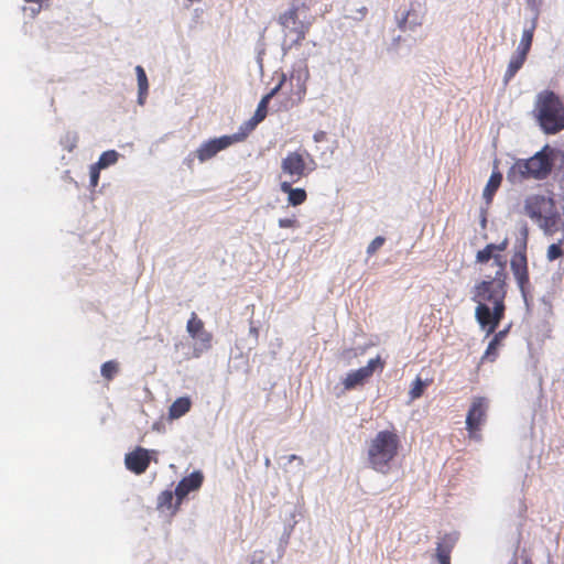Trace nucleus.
Here are the masks:
<instances>
[{"instance_id":"1","label":"nucleus","mask_w":564,"mask_h":564,"mask_svg":"<svg viewBox=\"0 0 564 564\" xmlns=\"http://www.w3.org/2000/svg\"><path fill=\"white\" fill-rule=\"evenodd\" d=\"M506 279V271L500 267L492 278L477 283L471 292V300L477 303L475 318L487 337L495 333L505 316Z\"/></svg>"},{"instance_id":"2","label":"nucleus","mask_w":564,"mask_h":564,"mask_svg":"<svg viewBox=\"0 0 564 564\" xmlns=\"http://www.w3.org/2000/svg\"><path fill=\"white\" fill-rule=\"evenodd\" d=\"M524 214L531 218L547 237L560 234L556 243L547 248L546 258L554 261L563 256L561 246L564 243V218L550 196L533 194L524 199Z\"/></svg>"},{"instance_id":"3","label":"nucleus","mask_w":564,"mask_h":564,"mask_svg":"<svg viewBox=\"0 0 564 564\" xmlns=\"http://www.w3.org/2000/svg\"><path fill=\"white\" fill-rule=\"evenodd\" d=\"M313 21L306 0H293L290 8L279 15L278 22L284 33L282 50L284 54L293 45H297L304 40L307 30Z\"/></svg>"},{"instance_id":"4","label":"nucleus","mask_w":564,"mask_h":564,"mask_svg":"<svg viewBox=\"0 0 564 564\" xmlns=\"http://www.w3.org/2000/svg\"><path fill=\"white\" fill-rule=\"evenodd\" d=\"M535 117L541 129L555 134L564 129V106L553 91H542L535 102Z\"/></svg>"},{"instance_id":"5","label":"nucleus","mask_w":564,"mask_h":564,"mask_svg":"<svg viewBox=\"0 0 564 564\" xmlns=\"http://www.w3.org/2000/svg\"><path fill=\"white\" fill-rule=\"evenodd\" d=\"M547 149L549 147L546 145L530 159L518 160L508 171V181L516 184L527 178H545L552 170V161L546 152Z\"/></svg>"},{"instance_id":"6","label":"nucleus","mask_w":564,"mask_h":564,"mask_svg":"<svg viewBox=\"0 0 564 564\" xmlns=\"http://www.w3.org/2000/svg\"><path fill=\"white\" fill-rule=\"evenodd\" d=\"M398 436L389 431L379 432L368 447L370 466L382 474L389 470V463L397 454Z\"/></svg>"},{"instance_id":"7","label":"nucleus","mask_w":564,"mask_h":564,"mask_svg":"<svg viewBox=\"0 0 564 564\" xmlns=\"http://www.w3.org/2000/svg\"><path fill=\"white\" fill-rule=\"evenodd\" d=\"M527 240H528V229L524 227L522 229V235L517 239L514 245V254L511 258L510 267L511 271L514 275L518 288L522 294L524 301H527V288L529 285V273H528V262H527Z\"/></svg>"},{"instance_id":"8","label":"nucleus","mask_w":564,"mask_h":564,"mask_svg":"<svg viewBox=\"0 0 564 564\" xmlns=\"http://www.w3.org/2000/svg\"><path fill=\"white\" fill-rule=\"evenodd\" d=\"M243 133H234L230 135H221L219 138L209 139L203 142L195 151L196 158L204 163L217 155L220 151L227 149L236 142L242 141Z\"/></svg>"},{"instance_id":"9","label":"nucleus","mask_w":564,"mask_h":564,"mask_svg":"<svg viewBox=\"0 0 564 564\" xmlns=\"http://www.w3.org/2000/svg\"><path fill=\"white\" fill-rule=\"evenodd\" d=\"M281 170L283 174L291 178V182H297L306 176L314 167H308L305 163L304 155L299 151L289 152L281 161Z\"/></svg>"},{"instance_id":"10","label":"nucleus","mask_w":564,"mask_h":564,"mask_svg":"<svg viewBox=\"0 0 564 564\" xmlns=\"http://www.w3.org/2000/svg\"><path fill=\"white\" fill-rule=\"evenodd\" d=\"M487 406L488 405L485 398H474L470 409L466 416V426L469 432H475L479 427L486 415Z\"/></svg>"},{"instance_id":"11","label":"nucleus","mask_w":564,"mask_h":564,"mask_svg":"<svg viewBox=\"0 0 564 564\" xmlns=\"http://www.w3.org/2000/svg\"><path fill=\"white\" fill-rule=\"evenodd\" d=\"M149 451L143 447H137L133 452L124 457L126 467L134 474H142L150 464Z\"/></svg>"},{"instance_id":"12","label":"nucleus","mask_w":564,"mask_h":564,"mask_svg":"<svg viewBox=\"0 0 564 564\" xmlns=\"http://www.w3.org/2000/svg\"><path fill=\"white\" fill-rule=\"evenodd\" d=\"M204 476L199 470L193 471L189 476L184 477L176 486L174 494L177 500V506L181 505L182 500L194 490L200 488Z\"/></svg>"},{"instance_id":"13","label":"nucleus","mask_w":564,"mask_h":564,"mask_svg":"<svg viewBox=\"0 0 564 564\" xmlns=\"http://www.w3.org/2000/svg\"><path fill=\"white\" fill-rule=\"evenodd\" d=\"M280 188L288 194V202L292 206L301 205L306 199V192L303 188H293L292 182H282Z\"/></svg>"},{"instance_id":"14","label":"nucleus","mask_w":564,"mask_h":564,"mask_svg":"<svg viewBox=\"0 0 564 564\" xmlns=\"http://www.w3.org/2000/svg\"><path fill=\"white\" fill-rule=\"evenodd\" d=\"M509 328H510V326H508L507 328H505L502 330H499L498 333H496L494 335L492 339L489 341L487 349L482 356V360L487 359V360L494 361L496 359L497 350H498L499 346L501 345V341L506 338V336L509 332Z\"/></svg>"},{"instance_id":"15","label":"nucleus","mask_w":564,"mask_h":564,"mask_svg":"<svg viewBox=\"0 0 564 564\" xmlns=\"http://www.w3.org/2000/svg\"><path fill=\"white\" fill-rule=\"evenodd\" d=\"M193 338L196 340L193 349L194 357L198 358L202 354L210 349L212 334L207 330L203 329L202 332H198V334Z\"/></svg>"},{"instance_id":"16","label":"nucleus","mask_w":564,"mask_h":564,"mask_svg":"<svg viewBox=\"0 0 564 564\" xmlns=\"http://www.w3.org/2000/svg\"><path fill=\"white\" fill-rule=\"evenodd\" d=\"M192 402L187 397L177 398L169 409V415L171 419H180L186 414L191 409Z\"/></svg>"},{"instance_id":"17","label":"nucleus","mask_w":564,"mask_h":564,"mask_svg":"<svg viewBox=\"0 0 564 564\" xmlns=\"http://www.w3.org/2000/svg\"><path fill=\"white\" fill-rule=\"evenodd\" d=\"M283 84V80H281L274 88L271 89L270 93L264 95L260 102L258 104V107L254 111L256 121H262L268 112V105L270 100L274 97V95L280 90L281 86Z\"/></svg>"},{"instance_id":"18","label":"nucleus","mask_w":564,"mask_h":564,"mask_svg":"<svg viewBox=\"0 0 564 564\" xmlns=\"http://www.w3.org/2000/svg\"><path fill=\"white\" fill-rule=\"evenodd\" d=\"M527 58V55L520 52H514V54L511 56L503 80L507 84L516 74L517 72L522 67L524 61Z\"/></svg>"},{"instance_id":"19","label":"nucleus","mask_w":564,"mask_h":564,"mask_svg":"<svg viewBox=\"0 0 564 564\" xmlns=\"http://www.w3.org/2000/svg\"><path fill=\"white\" fill-rule=\"evenodd\" d=\"M366 370H361V368L350 371L347 373L346 378L343 380L344 387L346 390H350L364 383V381L368 378L366 376Z\"/></svg>"},{"instance_id":"20","label":"nucleus","mask_w":564,"mask_h":564,"mask_svg":"<svg viewBox=\"0 0 564 564\" xmlns=\"http://www.w3.org/2000/svg\"><path fill=\"white\" fill-rule=\"evenodd\" d=\"M501 180H502V176H501L500 173H495L494 172L490 175V177H489V180L487 182V185H486V187L484 188V192H482V197L486 199L487 203L491 202L495 192L500 186Z\"/></svg>"},{"instance_id":"21","label":"nucleus","mask_w":564,"mask_h":564,"mask_svg":"<svg viewBox=\"0 0 564 564\" xmlns=\"http://www.w3.org/2000/svg\"><path fill=\"white\" fill-rule=\"evenodd\" d=\"M534 29H535V20L532 22V25L530 29L523 30L520 43L516 50L517 52L528 55L531 44H532Z\"/></svg>"},{"instance_id":"22","label":"nucleus","mask_w":564,"mask_h":564,"mask_svg":"<svg viewBox=\"0 0 564 564\" xmlns=\"http://www.w3.org/2000/svg\"><path fill=\"white\" fill-rule=\"evenodd\" d=\"M120 154L116 150H108L101 153L98 161L94 163L97 169L104 170L118 162Z\"/></svg>"},{"instance_id":"23","label":"nucleus","mask_w":564,"mask_h":564,"mask_svg":"<svg viewBox=\"0 0 564 564\" xmlns=\"http://www.w3.org/2000/svg\"><path fill=\"white\" fill-rule=\"evenodd\" d=\"M174 491H171V490H164L162 491L159 497H158V508L159 509H167V510H172L173 512H175L180 506H177V503L173 507L172 502H173V499H174Z\"/></svg>"},{"instance_id":"24","label":"nucleus","mask_w":564,"mask_h":564,"mask_svg":"<svg viewBox=\"0 0 564 564\" xmlns=\"http://www.w3.org/2000/svg\"><path fill=\"white\" fill-rule=\"evenodd\" d=\"M459 534L457 532L446 533L437 539L436 546L448 550L452 552L455 544L457 543Z\"/></svg>"},{"instance_id":"25","label":"nucleus","mask_w":564,"mask_h":564,"mask_svg":"<svg viewBox=\"0 0 564 564\" xmlns=\"http://www.w3.org/2000/svg\"><path fill=\"white\" fill-rule=\"evenodd\" d=\"M203 329H205L203 321L197 317L195 312H193L186 325L188 335L191 337H195L198 332H202Z\"/></svg>"},{"instance_id":"26","label":"nucleus","mask_w":564,"mask_h":564,"mask_svg":"<svg viewBox=\"0 0 564 564\" xmlns=\"http://www.w3.org/2000/svg\"><path fill=\"white\" fill-rule=\"evenodd\" d=\"M77 141L78 135L76 132L68 131L61 138L62 147L68 152H72L76 148Z\"/></svg>"},{"instance_id":"27","label":"nucleus","mask_w":564,"mask_h":564,"mask_svg":"<svg viewBox=\"0 0 564 564\" xmlns=\"http://www.w3.org/2000/svg\"><path fill=\"white\" fill-rule=\"evenodd\" d=\"M100 372L104 378L111 380L118 372V364L113 360L106 361L102 364Z\"/></svg>"},{"instance_id":"28","label":"nucleus","mask_w":564,"mask_h":564,"mask_svg":"<svg viewBox=\"0 0 564 564\" xmlns=\"http://www.w3.org/2000/svg\"><path fill=\"white\" fill-rule=\"evenodd\" d=\"M425 387H426V382L417 377L413 381L411 390L409 392L410 397H411V400H415V399L420 398L423 394V391H424Z\"/></svg>"},{"instance_id":"29","label":"nucleus","mask_w":564,"mask_h":564,"mask_svg":"<svg viewBox=\"0 0 564 564\" xmlns=\"http://www.w3.org/2000/svg\"><path fill=\"white\" fill-rule=\"evenodd\" d=\"M137 80H138V90L144 91L149 90V83L147 74L142 66L138 65L135 67Z\"/></svg>"},{"instance_id":"30","label":"nucleus","mask_w":564,"mask_h":564,"mask_svg":"<svg viewBox=\"0 0 564 564\" xmlns=\"http://www.w3.org/2000/svg\"><path fill=\"white\" fill-rule=\"evenodd\" d=\"M492 243L487 245L482 250H479L476 256L477 262L484 263L489 261L494 257Z\"/></svg>"},{"instance_id":"31","label":"nucleus","mask_w":564,"mask_h":564,"mask_svg":"<svg viewBox=\"0 0 564 564\" xmlns=\"http://www.w3.org/2000/svg\"><path fill=\"white\" fill-rule=\"evenodd\" d=\"M260 122L261 121H256V116L253 115L251 119H249L247 122H245L243 126L240 127L237 133H243L242 141Z\"/></svg>"},{"instance_id":"32","label":"nucleus","mask_w":564,"mask_h":564,"mask_svg":"<svg viewBox=\"0 0 564 564\" xmlns=\"http://www.w3.org/2000/svg\"><path fill=\"white\" fill-rule=\"evenodd\" d=\"M260 122L261 121H256V116L253 115L251 119H249L247 122H245L243 126L240 127L237 133H243L242 141Z\"/></svg>"},{"instance_id":"33","label":"nucleus","mask_w":564,"mask_h":564,"mask_svg":"<svg viewBox=\"0 0 564 564\" xmlns=\"http://www.w3.org/2000/svg\"><path fill=\"white\" fill-rule=\"evenodd\" d=\"M386 239L381 236H378L376 237L367 247V253L369 256H372L373 253L377 252L378 249H380L383 243H384Z\"/></svg>"},{"instance_id":"34","label":"nucleus","mask_w":564,"mask_h":564,"mask_svg":"<svg viewBox=\"0 0 564 564\" xmlns=\"http://www.w3.org/2000/svg\"><path fill=\"white\" fill-rule=\"evenodd\" d=\"M435 555L440 564H451V551L436 546Z\"/></svg>"},{"instance_id":"35","label":"nucleus","mask_w":564,"mask_h":564,"mask_svg":"<svg viewBox=\"0 0 564 564\" xmlns=\"http://www.w3.org/2000/svg\"><path fill=\"white\" fill-rule=\"evenodd\" d=\"M409 15L410 12L408 11L398 22V26L402 31L413 30L417 25V22L409 21Z\"/></svg>"},{"instance_id":"36","label":"nucleus","mask_w":564,"mask_h":564,"mask_svg":"<svg viewBox=\"0 0 564 564\" xmlns=\"http://www.w3.org/2000/svg\"><path fill=\"white\" fill-rule=\"evenodd\" d=\"M100 169H97L95 164L89 167V183L91 187H96L99 182Z\"/></svg>"},{"instance_id":"37","label":"nucleus","mask_w":564,"mask_h":564,"mask_svg":"<svg viewBox=\"0 0 564 564\" xmlns=\"http://www.w3.org/2000/svg\"><path fill=\"white\" fill-rule=\"evenodd\" d=\"M379 364H380V358H379V357L373 358V359H370V360L368 361L367 366L361 367V370H366V371H367V372H366V376L369 378V377L373 373V371H375L376 367H377Z\"/></svg>"},{"instance_id":"38","label":"nucleus","mask_w":564,"mask_h":564,"mask_svg":"<svg viewBox=\"0 0 564 564\" xmlns=\"http://www.w3.org/2000/svg\"><path fill=\"white\" fill-rule=\"evenodd\" d=\"M265 560L264 551H254L251 556L249 564H262Z\"/></svg>"},{"instance_id":"39","label":"nucleus","mask_w":564,"mask_h":564,"mask_svg":"<svg viewBox=\"0 0 564 564\" xmlns=\"http://www.w3.org/2000/svg\"><path fill=\"white\" fill-rule=\"evenodd\" d=\"M286 459H288L289 464H292L293 462H296V466H295L296 471H300L302 469V467H303V459H302V457H300V456H297L295 454H292V455H289L286 457Z\"/></svg>"},{"instance_id":"40","label":"nucleus","mask_w":564,"mask_h":564,"mask_svg":"<svg viewBox=\"0 0 564 564\" xmlns=\"http://www.w3.org/2000/svg\"><path fill=\"white\" fill-rule=\"evenodd\" d=\"M295 220L291 218H280L279 219V226L281 228H290L294 225Z\"/></svg>"},{"instance_id":"41","label":"nucleus","mask_w":564,"mask_h":564,"mask_svg":"<svg viewBox=\"0 0 564 564\" xmlns=\"http://www.w3.org/2000/svg\"><path fill=\"white\" fill-rule=\"evenodd\" d=\"M291 530H292V528H289V529L285 528L282 536L280 538L279 543H283L284 545H288L289 539H290V535H291Z\"/></svg>"},{"instance_id":"42","label":"nucleus","mask_w":564,"mask_h":564,"mask_svg":"<svg viewBox=\"0 0 564 564\" xmlns=\"http://www.w3.org/2000/svg\"><path fill=\"white\" fill-rule=\"evenodd\" d=\"M494 251H505L508 247V239L505 238L500 243H492Z\"/></svg>"},{"instance_id":"43","label":"nucleus","mask_w":564,"mask_h":564,"mask_svg":"<svg viewBox=\"0 0 564 564\" xmlns=\"http://www.w3.org/2000/svg\"><path fill=\"white\" fill-rule=\"evenodd\" d=\"M326 139V132L325 131H317L313 134V140L314 142L318 143V142H322Z\"/></svg>"},{"instance_id":"44","label":"nucleus","mask_w":564,"mask_h":564,"mask_svg":"<svg viewBox=\"0 0 564 564\" xmlns=\"http://www.w3.org/2000/svg\"><path fill=\"white\" fill-rule=\"evenodd\" d=\"M492 259L498 269H500V265L506 269V260L501 256H494Z\"/></svg>"},{"instance_id":"45","label":"nucleus","mask_w":564,"mask_h":564,"mask_svg":"<svg viewBox=\"0 0 564 564\" xmlns=\"http://www.w3.org/2000/svg\"><path fill=\"white\" fill-rule=\"evenodd\" d=\"M147 95H148V90H144V91L138 90V104L140 106L144 105Z\"/></svg>"},{"instance_id":"46","label":"nucleus","mask_w":564,"mask_h":564,"mask_svg":"<svg viewBox=\"0 0 564 564\" xmlns=\"http://www.w3.org/2000/svg\"><path fill=\"white\" fill-rule=\"evenodd\" d=\"M249 335L253 337V341L256 344L258 340L259 332H258V328L256 326H253L252 324L250 325V328H249Z\"/></svg>"},{"instance_id":"47","label":"nucleus","mask_w":564,"mask_h":564,"mask_svg":"<svg viewBox=\"0 0 564 564\" xmlns=\"http://www.w3.org/2000/svg\"><path fill=\"white\" fill-rule=\"evenodd\" d=\"M286 545L279 543L278 545V560H281L285 553Z\"/></svg>"},{"instance_id":"48","label":"nucleus","mask_w":564,"mask_h":564,"mask_svg":"<svg viewBox=\"0 0 564 564\" xmlns=\"http://www.w3.org/2000/svg\"><path fill=\"white\" fill-rule=\"evenodd\" d=\"M194 158H196L195 152H194V153H189V154L185 158V160H184V164H186L188 167H191V166H192V163H193V161H194Z\"/></svg>"},{"instance_id":"49","label":"nucleus","mask_w":564,"mask_h":564,"mask_svg":"<svg viewBox=\"0 0 564 564\" xmlns=\"http://www.w3.org/2000/svg\"><path fill=\"white\" fill-rule=\"evenodd\" d=\"M270 464H271L270 458H269V457H265V458H264V465H265V467H269V466H270Z\"/></svg>"},{"instance_id":"50","label":"nucleus","mask_w":564,"mask_h":564,"mask_svg":"<svg viewBox=\"0 0 564 564\" xmlns=\"http://www.w3.org/2000/svg\"><path fill=\"white\" fill-rule=\"evenodd\" d=\"M25 2H32V3H40L42 2L43 0H24Z\"/></svg>"},{"instance_id":"51","label":"nucleus","mask_w":564,"mask_h":564,"mask_svg":"<svg viewBox=\"0 0 564 564\" xmlns=\"http://www.w3.org/2000/svg\"><path fill=\"white\" fill-rule=\"evenodd\" d=\"M527 3H528L529 6H532V4L534 3V0H527Z\"/></svg>"},{"instance_id":"52","label":"nucleus","mask_w":564,"mask_h":564,"mask_svg":"<svg viewBox=\"0 0 564 564\" xmlns=\"http://www.w3.org/2000/svg\"><path fill=\"white\" fill-rule=\"evenodd\" d=\"M480 224L485 225L486 224V218H482V220H480Z\"/></svg>"}]
</instances>
